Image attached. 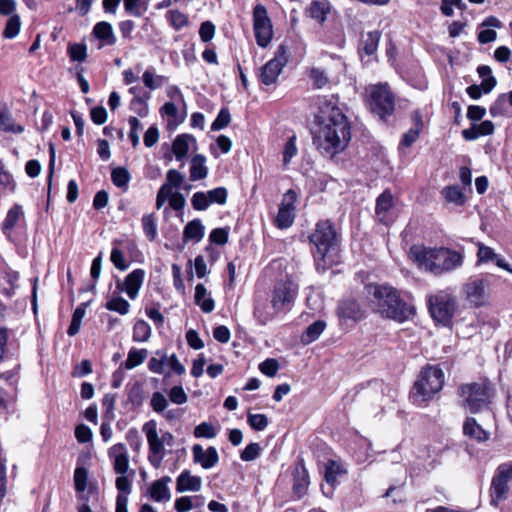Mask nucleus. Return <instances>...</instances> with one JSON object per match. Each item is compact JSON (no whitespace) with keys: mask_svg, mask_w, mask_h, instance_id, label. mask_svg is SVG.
<instances>
[{"mask_svg":"<svg viewBox=\"0 0 512 512\" xmlns=\"http://www.w3.org/2000/svg\"><path fill=\"white\" fill-rule=\"evenodd\" d=\"M95 37L102 40L106 45H114L116 37L113 33L112 25L108 22H99L93 28Z\"/></svg>","mask_w":512,"mask_h":512,"instance_id":"c85d7f7f","label":"nucleus"},{"mask_svg":"<svg viewBox=\"0 0 512 512\" xmlns=\"http://www.w3.org/2000/svg\"><path fill=\"white\" fill-rule=\"evenodd\" d=\"M88 471L83 466H77L74 471V485L78 493H82L87 488Z\"/></svg>","mask_w":512,"mask_h":512,"instance_id":"a18cd8bd","label":"nucleus"},{"mask_svg":"<svg viewBox=\"0 0 512 512\" xmlns=\"http://www.w3.org/2000/svg\"><path fill=\"white\" fill-rule=\"evenodd\" d=\"M168 396L171 402L178 405H182L188 400V396L182 386H173L170 389Z\"/></svg>","mask_w":512,"mask_h":512,"instance_id":"052dcab7","label":"nucleus"},{"mask_svg":"<svg viewBox=\"0 0 512 512\" xmlns=\"http://www.w3.org/2000/svg\"><path fill=\"white\" fill-rule=\"evenodd\" d=\"M191 203L195 210H206L210 205L208 194L204 192H196L192 197Z\"/></svg>","mask_w":512,"mask_h":512,"instance_id":"bf43d9fd","label":"nucleus"},{"mask_svg":"<svg viewBox=\"0 0 512 512\" xmlns=\"http://www.w3.org/2000/svg\"><path fill=\"white\" fill-rule=\"evenodd\" d=\"M512 479V465L511 464H501L497 468V472L494 475L491 487H490V497H491V505L497 507L500 502L504 501L507 498L509 492L508 483Z\"/></svg>","mask_w":512,"mask_h":512,"instance_id":"9b49d317","label":"nucleus"},{"mask_svg":"<svg viewBox=\"0 0 512 512\" xmlns=\"http://www.w3.org/2000/svg\"><path fill=\"white\" fill-rule=\"evenodd\" d=\"M329 11L330 7L328 2L320 0L312 1L306 9L307 15L319 23H323L326 20Z\"/></svg>","mask_w":512,"mask_h":512,"instance_id":"a878e982","label":"nucleus"},{"mask_svg":"<svg viewBox=\"0 0 512 512\" xmlns=\"http://www.w3.org/2000/svg\"><path fill=\"white\" fill-rule=\"evenodd\" d=\"M393 207V196L389 191H384L376 200V215L380 222L389 225L393 221L391 209Z\"/></svg>","mask_w":512,"mask_h":512,"instance_id":"6ab92c4d","label":"nucleus"},{"mask_svg":"<svg viewBox=\"0 0 512 512\" xmlns=\"http://www.w3.org/2000/svg\"><path fill=\"white\" fill-rule=\"evenodd\" d=\"M462 406L471 413H477L488 405L491 394L485 383H470L460 387Z\"/></svg>","mask_w":512,"mask_h":512,"instance_id":"0eeeda50","label":"nucleus"},{"mask_svg":"<svg viewBox=\"0 0 512 512\" xmlns=\"http://www.w3.org/2000/svg\"><path fill=\"white\" fill-rule=\"evenodd\" d=\"M463 431L465 435L475 438L478 441H485L488 439V434L476 423L474 418H468L465 421Z\"/></svg>","mask_w":512,"mask_h":512,"instance_id":"2f4dec72","label":"nucleus"},{"mask_svg":"<svg viewBox=\"0 0 512 512\" xmlns=\"http://www.w3.org/2000/svg\"><path fill=\"white\" fill-rule=\"evenodd\" d=\"M105 307L110 311L126 315L129 312L130 304L122 297H113L106 303Z\"/></svg>","mask_w":512,"mask_h":512,"instance_id":"37998d69","label":"nucleus"},{"mask_svg":"<svg viewBox=\"0 0 512 512\" xmlns=\"http://www.w3.org/2000/svg\"><path fill=\"white\" fill-rule=\"evenodd\" d=\"M194 436L196 438H214L216 436V430L211 423L202 422L197 425L194 429Z\"/></svg>","mask_w":512,"mask_h":512,"instance_id":"603ef678","label":"nucleus"},{"mask_svg":"<svg viewBox=\"0 0 512 512\" xmlns=\"http://www.w3.org/2000/svg\"><path fill=\"white\" fill-rule=\"evenodd\" d=\"M259 370L268 377H274L279 370V363L274 358H268L260 363Z\"/></svg>","mask_w":512,"mask_h":512,"instance_id":"4d7b16f0","label":"nucleus"},{"mask_svg":"<svg viewBox=\"0 0 512 512\" xmlns=\"http://www.w3.org/2000/svg\"><path fill=\"white\" fill-rule=\"evenodd\" d=\"M147 355L148 351L146 349L131 348L128 352L127 359L124 362L125 368L130 370L141 365Z\"/></svg>","mask_w":512,"mask_h":512,"instance_id":"f704fd0d","label":"nucleus"},{"mask_svg":"<svg viewBox=\"0 0 512 512\" xmlns=\"http://www.w3.org/2000/svg\"><path fill=\"white\" fill-rule=\"evenodd\" d=\"M85 306H86V304L82 303L74 310L70 326L68 327V330H67V334L69 336H74L79 332L82 319L86 313Z\"/></svg>","mask_w":512,"mask_h":512,"instance_id":"58836bf2","label":"nucleus"},{"mask_svg":"<svg viewBox=\"0 0 512 512\" xmlns=\"http://www.w3.org/2000/svg\"><path fill=\"white\" fill-rule=\"evenodd\" d=\"M192 454L194 463L206 470L213 468L219 461L217 449L213 446L203 449L200 444H195L192 447Z\"/></svg>","mask_w":512,"mask_h":512,"instance_id":"dca6fc26","label":"nucleus"},{"mask_svg":"<svg viewBox=\"0 0 512 512\" xmlns=\"http://www.w3.org/2000/svg\"><path fill=\"white\" fill-rule=\"evenodd\" d=\"M326 328V323L322 320H317L309 325L301 336L303 344H310L317 340Z\"/></svg>","mask_w":512,"mask_h":512,"instance_id":"c756f323","label":"nucleus"},{"mask_svg":"<svg viewBox=\"0 0 512 512\" xmlns=\"http://www.w3.org/2000/svg\"><path fill=\"white\" fill-rule=\"evenodd\" d=\"M427 302L432 318L444 326L450 325L458 307L456 297L447 290H440L429 295Z\"/></svg>","mask_w":512,"mask_h":512,"instance_id":"423d86ee","label":"nucleus"},{"mask_svg":"<svg viewBox=\"0 0 512 512\" xmlns=\"http://www.w3.org/2000/svg\"><path fill=\"white\" fill-rule=\"evenodd\" d=\"M288 58L286 46L280 45L274 57L261 68L259 81L266 86L275 84L283 68L286 66Z\"/></svg>","mask_w":512,"mask_h":512,"instance_id":"1a4fd4ad","label":"nucleus"},{"mask_svg":"<svg viewBox=\"0 0 512 512\" xmlns=\"http://www.w3.org/2000/svg\"><path fill=\"white\" fill-rule=\"evenodd\" d=\"M367 289L374 309L381 316L403 323L415 314L414 306L405 302L395 288L371 285Z\"/></svg>","mask_w":512,"mask_h":512,"instance_id":"f03ea898","label":"nucleus"},{"mask_svg":"<svg viewBox=\"0 0 512 512\" xmlns=\"http://www.w3.org/2000/svg\"><path fill=\"white\" fill-rule=\"evenodd\" d=\"M344 474H346V471L336 461L329 460L325 464L324 478L328 484L334 486L338 477Z\"/></svg>","mask_w":512,"mask_h":512,"instance_id":"7c9ffc66","label":"nucleus"},{"mask_svg":"<svg viewBox=\"0 0 512 512\" xmlns=\"http://www.w3.org/2000/svg\"><path fill=\"white\" fill-rule=\"evenodd\" d=\"M130 109L140 117L148 114V104L140 96H135L130 103Z\"/></svg>","mask_w":512,"mask_h":512,"instance_id":"680f3d73","label":"nucleus"},{"mask_svg":"<svg viewBox=\"0 0 512 512\" xmlns=\"http://www.w3.org/2000/svg\"><path fill=\"white\" fill-rule=\"evenodd\" d=\"M204 226L200 219H194L186 224L183 231L185 241L200 242L204 237Z\"/></svg>","mask_w":512,"mask_h":512,"instance_id":"393cba45","label":"nucleus"},{"mask_svg":"<svg viewBox=\"0 0 512 512\" xmlns=\"http://www.w3.org/2000/svg\"><path fill=\"white\" fill-rule=\"evenodd\" d=\"M171 482L169 476H164L154 481L149 488V495L155 502H167L171 499L168 484Z\"/></svg>","mask_w":512,"mask_h":512,"instance_id":"aec40b11","label":"nucleus"},{"mask_svg":"<svg viewBox=\"0 0 512 512\" xmlns=\"http://www.w3.org/2000/svg\"><path fill=\"white\" fill-rule=\"evenodd\" d=\"M231 115L227 108H222L211 125L213 131L221 130L229 125Z\"/></svg>","mask_w":512,"mask_h":512,"instance_id":"864d4df0","label":"nucleus"},{"mask_svg":"<svg viewBox=\"0 0 512 512\" xmlns=\"http://www.w3.org/2000/svg\"><path fill=\"white\" fill-rule=\"evenodd\" d=\"M183 179L184 177L179 171L170 169L167 172L166 182L163 185H168L170 189L178 188L181 186Z\"/></svg>","mask_w":512,"mask_h":512,"instance_id":"338daca9","label":"nucleus"},{"mask_svg":"<svg viewBox=\"0 0 512 512\" xmlns=\"http://www.w3.org/2000/svg\"><path fill=\"white\" fill-rule=\"evenodd\" d=\"M297 137L295 134L289 136L286 142L283 145L282 155H283V165L286 167L290 164L291 160L297 155L298 148L296 145Z\"/></svg>","mask_w":512,"mask_h":512,"instance_id":"c9c22d12","label":"nucleus"},{"mask_svg":"<svg viewBox=\"0 0 512 512\" xmlns=\"http://www.w3.org/2000/svg\"><path fill=\"white\" fill-rule=\"evenodd\" d=\"M68 54L72 61L83 62L87 57V47L85 44H70Z\"/></svg>","mask_w":512,"mask_h":512,"instance_id":"3c124183","label":"nucleus"},{"mask_svg":"<svg viewBox=\"0 0 512 512\" xmlns=\"http://www.w3.org/2000/svg\"><path fill=\"white\" fill-rule=\"evenodd\" d=\"M170 24L176 30H180L181 28L188 25L189 20L186 14L179 10H171L168 12Z\"/></svg>","mask_w":512,"mask_h":512,"instance_id":"8fccbe9b","label":"nucleus"},{"mask_svg":"<svg viewBox=\"0 0 512 512\" xmlns=\"http://www.w3.org/2000/svg\"><path fill=\"white\" fill-rule=\"evenodd\" d=\"M111 180L115 186L127 191L130 181V174L126 168L117 167L111 172Z\"/></svg>","mask_w":512,"mask_h":512,"instance_id":"e433bc0d","label":"nucleus"},{"mask_svg":"<svg viewBox=\"0 0 512 512\" xmlns=\"http://www.w3.org/2000/svg\"><path fill=\"white\" fill-rule=\"evenodd\" d=\"M109 456L113 458V468L119 475L125 474L129 469V456L126 446L122 443L113 445L109 450Z\"/></svg>","mask_w":512,"mask_h":512,"instance_id":"a211bd4d","label":"nucleus"},{"mask_svg":"<svg viewBox=\"0 0 512 512\" xmlns=\"http://www.w3.org/2000/svg\"><path fill=\"white\" fill-rule=\"evenodd\" d=\"M506 103L507 96L506 94H501L498 96L496 101L490 107V114L493 117L504 115L506 112Z\"/></svg>","mask_w":512,"mask_h":512,"instance_id":"69168bd1","label":"nucleus"},{"mask_svg":"<svg viewBox=\"0 0 512 512\" xmlns=\"http://www.w3.org/2000/svg\"><path fill=\"white\" fill-rule=\"evenodd\" d=\"M142 430L149 445L148 460L153 467L159 468L164 458V445L161 437L158 436L157 423L150 420L143 425Z\"/></svg>","mask_w":512,"mask_h":512,"instance_id":"f8f14e48","label":"nucleus"},{"mask_svg":"<svg viewBox=\"0 0 512 512\" xmlns=\"http://www.w3.org/2000/svg\"><path fill=\"white\" fill-rule=\"evenodd\" d=\"M151 336V327L144 320H138L133 327V341L146 342Z\"/></svg>","mask_w":512,"mask_h":512,"instance_id":"4c0bfd02","label":"nucleus"},{"mask_svg":"<svg viewBox=\"0 0 512 512\" xmlns=\"http://www.w3.org/2000/svg\"><path fill=\"white\" fill-rule=\"evenodd\" d=\"M22 217V206L19 204H14L7 212L6 218L3 222V230L5 232L11 231Z\"/></svg>","mask_w":512,"mask_h":512,"instance_id":"72a5a7b5","label":"nucleus"},{"mask_svg":"<svg viewBox=\"0 0 512 512\" xmlns=\"http://www.w3.org/2000/svg\"><path fill=\"white\" fill-rule=\"evenodd\" d=\"M20 28H21L20 16L18 14L11 15V16H9V18L6 22V25L3 30L2 35L6 39H13L19 34Z\"/></svg>","mask_w":512,"mask_h":512,"instance_id":"ea45409f","label":"nucleus"},{"mask_svg":"<svg viewBox=\"0 0 512 512\" xmlns=\"http://www.w3.org/2000/svg\"><path fill=\"white\" fill-rule=\"evenodd\" d=\"M168 406V401L160 392H154L151 398V407L157 413L163 412Z\"/></svg>","mask_w":512,"mask_h":512,"instance_id":"774afa93","label":"nucleus"},{"mask_svg":"<svg viewBox=\"0 0 512 512\" xmlns=\"http://www.w3.org/2000/svg\"><path fill=\"white\" fill-rule=\"evenodd\" d=\"M309 476L302 465L300 468H296L294 473L293 493L297 498L303 497L308 490Z\"/></svg>","mask_w":512,"mask_h":512,"instance_id":"b1692460","label":"nucleus"},{"mask_svg":"<svg viewBox=\"0 0 512 512\" xmlns=\"http://www.w3.org/2000/svg\"><path fill=\"white\" fill-rule=\"evenodd\" d=\"M368 92L371 111L382 120H386V117L393 113L395 107L394 96L388 85L378 84L371 86Z\"/></svg>","mask_w":512,"mask_h":512,"instance_id":"6e6552de","label":"nucleus"},{"mask_svg":"<svg viewBox=\"0 0 512 512\" xmlns=\"http://www.w3.org/2000/svg\"><path fill=\"white\" fill-rule=\"evenodd\" d=\"M488 281L483 278H475L468 281L462 287V294L470 307H481L487 302Z\"/></svg>","mask_w":512,"mask_h":512,"instance_id":"ddd939ff","label":"nucleus"},{"mask_svg":"<svg viewBox=\"0 0 512 512\" xmlns=\"http://www.w3.org/2000/svg\"><path fill=\"white\" fill-rule=\"evenodd\" d=\"M156 355L160 357H152L148 363V367L153 373L162 374L168 357L166 354L161 353L160 351H157Z\"/></svg>","mask_w":512,"mask_h":512,"instance_id":"5fc2aeb1","label":"nucleus"},{"mask_svg":"<svg viewBox=\"0 0 512 512\" xmlns=\"http://www.w3.org/2000/svg\"><path fill=\"white\" fill-rule=\"evenodd\" d=\"M310 241L315 246L314 258L317 268L325 270L334 263V255L337 249L336 232L329 221H320L315 231L310 236Z\"/></svg>","mask_w":512,"mask_h":512,"instance_id":"20e7f679","label":"nucleus"},{"mask_svg":"<svg viewBox=\"0 0 512 512\" xmlns=\"http://www.w3.org/2000/svg\"><path fill=\"white\" fill-rule=\"evenodd\" d=\"M380 38L381 33L378 30L371 31L367 34L363 47V50L367 55H373L376 52Z\"/></svg>","mask_w":512,"mask_h":512,"instance_id":"c03bdc74","label":"nucleus"},{"mask_svg":"<svg viewBox=\"0 0 512 512\" xmlns=\"http://www.w3.org/2000/svg\"><path fill=\"white\" fill-rule=\"evenodd\" d=\"M247 422L250 427L256 431H263L269 424V420L265 414L248 413Z\"/></svg>","mask_w":512,"mask_h":512,"instance_id":"09e8293b","label":"nucleus"},{"mask_svg":"<svg viewBox=\"0 0 512 512\" xmlns=\"http://www.w3.org/2000/svg\"><path fill=\"white\" fill-rule=\"evenodd\" d=\"M142 228L144 234L150 241H154L157 236V225L155 215L153 213L146 214L142 217Z\"/></svg>","mask_w":512,"mask_h":512,"instance_id":"a19ab883","label":"nucleus"},{"mask_svg":"<svg viewBox=\"0 0 512 512\" xmlns=\"http://www.w3.org/2000/svg\"><path fill=\"white\" fill-rule=\"evenodd\" d=\"M0 130L5 132H11L15 134H20L24 131V127L18 124H15L13 119L11 118L8 112L2 113L0 117Z\"/></svg>","mask_w":512,"mask_h":512,"instance_id":"79ce46f5","label":"nucleus"},{"mask_svg":"<svg viewBox=\"0 0 512 512\" xmlns=\"http://www.w3.org/2000/svg\"><path fill=\"white\" fill-rule=\"evenodd\" d=\"M309 77L313 81L314 87L320 89L329 83V77L325 70L319 67L311 68Z\"/></svg>","mask_w":512,"mask_h":512,"instance_id":"49530a36","label":"nucleus"},{"mask_svg":"<svg viewBox=\"0 0 512 512\" xmlns=\"http://www.w3.org/2000/svg\"><path fill=\"white\" fill-rule=\"evenodd\" d=\"M265 304H257L254 308V317L261 325L267 324L272 318L273 313L266 310Z\"/></svg>","mask_w":512,"mask_h":512,"instance_id":"e2e57ef3","label":"nucleus"},{"mask_svg":"<svg viewBox=\"0 0 512 512\" xmlns=\"http://www.w3.org/2000/svg\"><path fill=\"white\" fill-rule=\"evenodd\" d=\"M206 158L203 155H195L191 160L190 179L192 181L202 180L207 177L208 168L205 166Z\"/></svg>","mask_w":512,"mask_h":512,"instance_id":"bb28decb","label":"nucleus"},{"mask_svg":"<svg viewBox=\"0 0 512 512\" xmlns=\"http://www.w3.org/2000/svg\"><path fill=\"white\" fill-rule=\"evenodd\" d=\"M410 257L415 261L419 268L441 275L452 271L462 265L463 256L448 248H426L412 246L410 248Z\"/></svg>","mask_w":512,"mask_h":512,"instance_id":"7ed1b4c3","label":"nucleus"},{"mask_svg":"<svg viewBox=\"0 0 512 512\" xmlns=\"http://www.w3.org/2000/svg\"><path fill=\"white\" fill-rule=\"evenodd\" d=\"M314 144L322 154L334 156L342 152L351 139V127L346 115L332 100L321 102L316 115Z\"/></svg>","mask_w":512,"mask_h":512,"instance_id":"f257e3e1","label":"nucleus"},{"mask_svg":"<svg viewBox=\"0 0 512 512\" xmlns=\"http://www.w3.org/2000/svg\"><path fill=\"white\" fill-rule=\"evenodd\" d=\"M337 313L343 319L354 321L360 320L363 315L359 304L354 300L343 301L338 307Z\"/></svg>","mask_w":512,"mask_h":512,"instance_id":"4be33fe9","label":"nucleus"},{"mask_svg":"<svg viewBox=\"0 0 512 512\" xmlns=\"http://www.w3.org/2000/svg\"><path fill=\"white\" fill-rule=\"evenodd\" d=\"M191 141H195V139L188 134H181L175 138L172 143V152L177 160H182L187 155Z\"/></svg>","mask_w":512,"mask_h":512,"instance_id":"cd10ccee","label":"nucleus"},{"mask_svg":"<svg viewBox=\"0 0 512 512\" xmlns=\"http://www.w3.org/2000/svg\"><path fill=\"white\" fill-rule=\"evenodd\" d=\"M193 499L200 500V496H182L175 500V510L177 512H188L194 507Z\"/></svg>","mask_w":512,"mask_h":512,"instance_id":"13d9d810","label":"nucleus"},{"mask_svg":"<svg viewBox=\"0 0 512 512\" xmlns=\"http://www.w3.org/2000/svg\"><path fill=\"white\" fill-rule=\"evenodd\" d=\"M253 28L257 44L267 47L273 37V27L267 9L262 4H257L253 9Z\"/></svg>","mask_w":512,"mask_h":512,"instance_id":"9d476101","label":"nucleus"},{"mask_svg":"<svg viewBox=\"0 0 512 512\" xmlns=\"http://www.w3.org/2000/svg\"><path fill=\"white\" fill-rule=\"evenodd\" d=\"M444 385V372L438 366L428 365L414 383L411 396L415 403L422 404L437 394Z\"/></svg>","mask_w":512,"mask_h":512,"instance_id":"39448f33","label":"nucleus"},{"mask_svg":"<svg viewBox=\"0 0 512 512\" xmlns=\"http://www.w3.org/2000/svg\"><path fill=\"white\" fill-rule=\"evenodd\" d=\"M142 79H143L144 85L147 88H149L151 90H155L162 86V84L166 78L161 75H155L151 70L148 69L143 73Z\"/></svg>","mask_w":512,"mask_h":512,"instance_id":"de8ad7c7","label":"nucleus"},{"mask_svg":"<svg viewBox=\"0 0 512 512\" xmlns=\"http://www.w3.org/2000/svg\"><path fill=\"white\" fill-rule=\"evenodd\" d=\"M202 487V480L199 476L191 475L189 470H184L177 477L176 491L183 493L186 491L198 492Z\"/></svg>","mask_w":512,"mask_h":512,"instance_id":"412c9836","label":"nucleus"},{"mask_svg":"<svg viewBox=\"0 0 512 512\" xmlns=\"http://www.w3.org/2000/svg\"><path fill=\"white\" fill-rule=\"evenodd\" d=\"M145 277V271L142 269H135L131 273H129L124 283L118 282L117 289L120 291L125 290L129 298L135 299L138 295V292L143 284Z\"/></svg>","mask_w":512,"mask_h":512,"instance_id":"f3484780","label":"nucleus"},{"mask_svg":"<svg viewBox=\"0 0 512 512\" xmlns=\"http://www.w3.org/2000/svg\"><path fill=\"white\" fill-rule=\"evenodd\" d=\"M441 194L445 198V200L449 203H453L455 205L461 206L465 203L466 197L461 191V189L456 186H447L442 191Z\"/></svg>","mask_w":512,"mask_h":512,"instance_id":"473e14b6","label":"nucleus"},{"mask_svg":"<svg viewBox=\"0 0 512 512\" xmlns=\"http://www.w3.org/2000/svg\"><path fill=\"white\" fill-rule=\"evenodd\" d=\"M261 446L258 443H250L241 452L240 458L245 462L253 461L260 456Z\"/></svg>","mask_w":512,"mask_h":512,"instance_id":"6e6d98bb","label":"nucleus"},{"mask_svg":"<svg viewBox=\"0 0 512 512\" xmlns=\"http://www.w3.org/2000/svg\"><path fill=\"white\" fill-rule=\"evenodd\" d=\"M297 290V286L291 280L277 282L271 299V305L275 312L282 310L291 303L297 294Z\"/></svg>","mask_w":512,"mask_h":512,"instance_id":"2eb2a0df","label":"nucleus"},{"mask_svg":"<svg viewBox=\"0 0 512 512\" xmlns=\"http://www.w3.org/2000/svg\"><path fill=\"white\" fill-rule=\"evenodd\" d=\"M194 301L204 313H210L214 310L215 302L208 295L207 289L201 283L197 284L195 287Z\"/></svg>","mask_w":512,"mask_h":512,"instance_id":"5701e85b","label":"nucleus"},{"mask_svg":"<svg viewBox=\"0 0 512 512\" xmlns=\"http://www.w3.org/2000/svg\"><path fill=\"white\" fill-rule=\"evenodd\" d=\"M210 204H225L227 200L228 192L224 187H218L207 192Z\"/></svg>","mask_w":512,"mask_h":512,"instance_id":"0e129e2a","label":"nucleus"},{"mask_svg":"<svg viewBox=\"0 0 512 512\" xmlns=\"http://www.w3.org/2000/svg\"><path fill=\"white\" fill-rule=\"evenodd\" d=\"M297 196L293 190H288L282 198L274 224L279 229H286L292 226L295 219Z\"/></svg>","mask_w":512,"mask_h":512,"instance_id":"4468645a","label":"nucleus"}]
</instances>
